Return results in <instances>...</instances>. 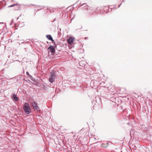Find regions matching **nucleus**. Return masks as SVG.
I'll use <instances>...</instances> for the list:
<instances>
[{"instance_id":"nucleus-1","label":"nucleus","mask_w":152,"mask_h":152,"mask_svg":"<svg viewBox=\"0 0 152 152\" xmlns=\"http://www.w3.org/2000/svg\"><path fill=\"white\" fill-rule=\"evenodd\" d=\"M23 109L25 113L27 114H29L31 112V110L29 104L26 102L23 106Z\"/></svg>"},{"instance_id":"nucleus-12","label":"nucleus","mask_w":152,"mask_h":152,"mask_svg":"<svg viewBox=\"0 0 152 152\" xmlns=\"http://www.w3.org/2000/svg\"><path fill=\"white\" fill-rule=\"evenodd\" d=\"M86 9L88 10V6H86Z\"/></svg>"},{"instance_id":"nucleus-17","label":"nucleus","mask_w":152,"mask_h":152,"mask_svg":"<svg viewBox=\"0 0 152 152\" xmlns=\"http://www.w3.org/2000/svg\"><path fill=\"white\" fill-rule=\"evenodd\" d=\"M54 96H52V97L53 98Z\"/></svg>"},{"instance_id":"nucleus-8","label":"nucleus","mask_w":152,"mask_h":152,"mask_svg":"<svg viewBox=\"0 0 152 152\" xmlns=\"http://www.w3.org/2000/svg\"><path fill=\"white\" fill-rule=\"evenodd\" d=\"M46 37L49 40L52 41L53 43H55L52 37L50 35H47Z\"/></svg>"},{"instance_id":"nucleus-2","label":"nucleus","mask_w":152,"mask_h":152,"mask_svg":"<svg viewBox=\"0 0 152 152\" xmlns=\"http://www.w3.org/2000/svg\"><path fill=\"white\" fill-rule=\"evenodd\" d=\"M30 106L35 110H37L39 111H40L39 108L37 105V104L35 102H30Z\"/></svg>"},{"instance_id":"nucleus-5","label":"nucleus","mask_w":152,"mask_h":152,"mask_svg":"<svg viewBox=\"0 0 152 152\" xmlns=\"http://www.w3.org/2000/svg\"><path fill=\"white\" fill-rule=\"evenodd\" d=\"M75 40V38L73 37H70L67 40V42L68 43L71 45L73 44V42Z\"/></svg>"},{"instance_id":"nucleus-10","label":"nucleus","mask_w":152,"mask_h":152,"mask_svg":"<svg viewBox=\"0 0 152 152\" xmlns=\"http://www.w3.org/2000/svg\"><path fill=\"white\" fill-rule=\"evenodd\" d=\"M15 5H16V4H13L12 5H10V6H9V7H14Z\"/></svg>"},{"instance_id":"nucleus-9","label":"nucleus","mask_w":152,"mask_h":152,"mask_svg":"<svg viewBox=\"0 0 152 152\" xmlns=\"http://www.w3.org/2000/svg\"><path fill=\"white\" fill-rule=\"evenodd\" d=\"M100 96H96L95 97V100L96 102H99V101H100L101 98L100 97Z\"/></svg>"},{"instance_id":"nucleus-7","label":"nucleus","mask_w":152,"mask_h":152,"mask_svg":"<svg viewBox=\"0 0 152 152\" xmlns=\"http://www.w3.org/2000/svg\"><path fill=\"white\" fill-rule=\"evenodd\" d=\"M111 143V142L110 141H109L105 143H103L102 144H101V147L103 148H107L109 146V143Z\"/></svg>"},{"instance_id":"nucleus-14","label":"nucleus","mask_w":152,"mask_h":152,"mask_svg":"<svg viewBox=\"0 0 152 152\" xmlns=\"http://www.w3.org/2000/svg\"><path fill=\"white\" fill-rule=\"evenodd\" d=\"M137 96V97H139V96H140V97H141V96H143V95H142V96Z\"/></svg>"},{"instance_id":"nucleus-4","label":"nucleus","mask_w":152,"mask_h":152,"mask_svg":"<svg viewBox=\"0 0 152 152\" xmlns=\"http://www.w3.org/2000/svg\"><path fill=\"white\" fill-rule=\"evenodd\" d=\"M48 50H49L48 52V54L49 55L50 52L52 53H54L55 52V49L54 47L52 46H50L48 48Z\"/></svg>"},{"instance_id":"nucleus-15","label":"nucleus","mask_w":152,"mask_h":152,"mask_svg":"<svg viewBox=\"0 0 152 152\" xmlns=\"http://www.w3.org/2000/svg\"><path fill=\"white\" fill-rule=\"evenodd\" d=\"M50 96V98L49 97V99H51V96Z\"/></svg>"},{"instance_id":"nucleus-16","label":"nucleus","mask_w":152,"mask_h":152,"mask_svg":"<svg viewBox=\"0 0 152 152\" xmlns=\"http://www.w3.org/2000/svg\"><path fill=\"white\" fill-rule=\"evenodd\" d=\"M127 99L128 100L129 99V97H127Z\"/></svg>"},{"instance_id":"nucleus-11","label":"nucleus","mask_w":152,"mask_h":152,"mask_svg":"<svg viewBox=\"0 0 152 152\" xmlns=\"http://www.w3.org/2000/svg\"><path fill=\"white\" fill-rule=\"evenodd\" d=\"M129 96L128 95H127V96H121V97H123V98H124V97H125V98H126L127 96Z\"/></svg>"},{"instance_id":"nucleus-3","label":"nucleus","mask_w":152,"mask_h":152,"mask_svg":"<svg viewBox=\"0 0 152 152\" xmlns=\"http://www.w3.org/2000/svg\"><path fill=\"white\" fill-rule=\"evenodd\" d=\"M56 77V75L54 73H51L49 75V80L51 83L53 82Z\"/></svg>"},{"instance_id":"nucleus-13","label":"nucleus","mask_w":152,"mask_h":152,"mask_svg":"<svg viewBox=\"0 0 152 152\" xmlns=\"http://www.w3.org/2000/svg\"><path fill=\"white\" fill-rule=\"evenodd\" d=\"M26 74H27V75H29V73L28 72H26Z\"/></svg>"},{"instance_id":"nucleus-6","label":"nucleus","mask_w":152,"mask_h":152,"mask_svg":"<svg viewBox=\"0 0 152 152\" xmlns=\"http://www.w3.org/2000/svg\"><path fill=\"white\" fill-rule=\"evenodd\" d=\"M11 98L14 102L19 101L20 99L17 96H11Z\"/></svg>"}]
</instances>
